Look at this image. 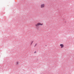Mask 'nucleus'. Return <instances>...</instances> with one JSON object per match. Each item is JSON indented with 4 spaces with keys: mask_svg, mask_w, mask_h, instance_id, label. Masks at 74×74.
Returning <instances> with one entry per match:
<instances>
[{
    "mask_svg": "<svg viewBox=\"0 0 74 74\" xmlns=\"http://www.w3.org/2000/svg\"><path fill=\"white\" fill-rule=\"evenodd\" d=\"M42 25H43V23L41 24L40 23H38L35 25V26H36L37 28H38L39 27V26H42Z\"/></svg>",
    "mask_w": 74,
    "mask_h": 74,
    "instance_id": "obj_1",
    "label": "nucleus"
},
{
    "mask_svg": "<svg viewBox=\"0 0 74 74\" xmlns=\"http://www.w3.org/2000/svg\"><path fill=\"white\" fill-rule=\"evenodd\" d=\"M45 4H42L40 5V8H43L45 7Z\"/></svg>",
    "mask_w": 74,
    "mask_h": 74,
    "instance_id": "obj_2",
    "label": "nucleus"
},
{
    "mask_svg": "<svg viewBox=\"0 0 74 74\" xmlns=\"http://www.w3.org/2000/svg\"><path fill=\"white\" fill-rule=\"evenodd\" d=\"M60 47H61V48H63L64 47V45H63L62 44H61L60 45Z\"/></svg>",
    "mask_w": 74,
    "mask_h": 74,
    "instance_id": "obj_3",
    "label": "nucleus"
},
{
    "mask_svg": "<svg viewBox=\"0 0 74 74\" xmlns=\"http://www.w3.org/2000/svg\"><path fill=\"white\" fill-rule=\"evenodd\" d=\"M37 43L36 44L34 45V47H36V46H37Z\"/></svg>",
    "mask_w": 74,
    "mask_h": 74,
    "instance_id": "obj_4",
    "label": "nucleus"
},
{
    "mask_svg": "<svg viewBox=\"0 0 74 74\" xmlns=\"http://www.w3.org/2000/svg\"><path fill=\"white\" fill-rule=\"evenodd\" d=\"M16 63L17 65H18V62H16Z\"/></svg>",
    "mask_w": 74,
    "mask_h": 74,
    "instance_id": "obj_5",
    "label": "nucleus"
},
{
    "mask_svg": "<svg viewBox=\"0 0 74 74\" xmlns=\"http://www.w3.org/2000/svg\"><path fill=\"white\" fill-rule=\"evenodd\" d=\"M33 42H32L31 43V45H32V44L33 43Z\"/></svg>",
    "mask_w": 74,
    "mask_h": 74,
    "instance_id": "obj_6",
    "label": "nucleus"
},
{
    "mask_svg": "<svg viewBox=\"0 0 74 74\" xmlns=\"http://www.w3.org/2000/svg\"><path fill=\"white\" fill-rule=\"evenodd\" d=\"M36 53V51L34 52V53Z\"/></svg>",
    "mask_w": 74,
    "mask_h": 74,
    "instance_id": "obj_7",
    "label": "nucleus"
},
{
    "mask_svg": "<svg viewBox=\"0 0 74 74\" xmlns=\"http://www.w3.org/2000/svg\"><path fill=\"white\" fill-rule=\"evenodd\" d=\"M46 47H47V45H46Z\"/></svg>",
    "mask_w": 74,
    "mask_h": 74,
    "instance_id": "obj_8",
    "label": "nucleus"
}]
</instances>
